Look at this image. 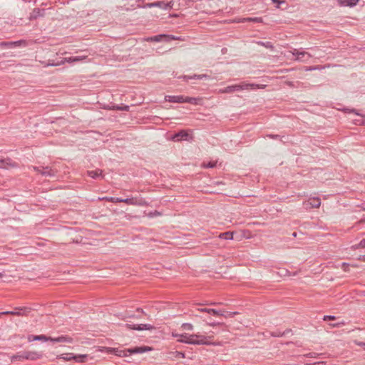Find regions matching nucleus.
I'll return each mask as SVG.
<instances>
[{
  "mask_svg": "<svg viewBox=\"0 0 365 365\" xmlns=\"http://www.w3.org/2000/svg\"><path fill=\"white\" fill-rule=\"evenodd\" d=\"M175 337H178V341L193 344V345H211L212 342L208 341V339H210L211 336H205L201 334H188L187 333L182 334H173Z\"/></svg>",
  "mask_w": 365,
  "mask_h": 365,
  "instance_id": "f257e3e1",
  "label": "nucleus"
},
{
  "mask_svg": "<svg viewBox=\"0 0 365 365\" xmlns=\"http://www.w3.org/2000/svg\"><path fill=\"white\" fill-rule=\"evenodd\" d=\"M265 87L264 85H258L255 83H242L241 84H235L232 86H228L221 91L222 93H230L235 91H240L242 90H248V89H256V88H263Z\"/></svg>",
  "mask_w": 365,
  "mask_h": 365,
  "instance_id": "f03ea898",
  "label": "nucleus"
},
{
  "mask_svg": "<svg viewBox=\"0 0 365 365\" xmlns=\"http://www.w3.org/2000/svg\"><path fill=\"white\" fill-rule=\"evenodd\" d=\"M165 100L170 103H187L193 105H197L199 103V101H200V98L184 96H165Z\"/></svg>",
  "mask_w": 365,
  "mask_h": 365,
  "instance_id": "7ed1b4c3",
  "label": "nucleus"
},
{
  "mask_svg": "<svg viewBox=\"0 0 365 365\" xmlns=\"http://www.w3.org/2000/svg\"><path fill=\"white\" fill-rule=\"evenodd\" d=\"M31 309L29 307H15L14 311H6L0 312V316L4 314H10L15 316H27L28 314L31 312Z\"/></svg>",
  "mask_w": 365,
  "mask_h": 365,
  "instance_id": "20e7f679",
  "label": "nucleus"
},
{
  "mask_svg": "<svg viewBox=\"0 0 365 365\" xmlns=\"http://www.w3.org/2000/svg\"><path fill=\"white\" fill-rule=\"evenodd\" d=\"M175 38L172 35H167V34H159L153 36H150L146 38L147 41H155V42H160V41H166L169 42L171 40H174Z\"/></svg>",
  "mask_w": 365,
  "mask_h": 365,
  "instance_id": "39448f33",
  "label": "nucleus"
},
{
  "mask_svg": "<svg viewBox=\"0 0 365 365\" xmlns=\"http://www.w3.org/2000/svg\"><path fill=\"white\" fill-rule=\"evenodd\" d=\"M292 53L293 56H296V60L299 61H307L312 56L308 52L300 51L297 48H294Z\"/></svg>",
  "mask_w": 365,
  "mask_h": 365,
  "instance_id": "423d86ee",
  "label": "nucleus"
},
{
  "mask_svg": "<svg viewBox=\"0 0 365 365\" xmlns=\"http://www.w3.org/2000/svg\"><path fill=\"white\" fill-rule=\"evenodd\" d=\"M125 326L128 329L138 331L152 330L154 329V327L150 324H130L127 323Z\"/></svg>",
  "mask_w": 365,
  "mask_h": 365,
  "instance_id": "0eeeda50",
  "label": "nucleus"
},
{
  "mask_svg": "<svg viewBox=\"0 0 365 365\" xmlns=\"http://www.w3.org/2000/svg\"><path fill=\"white\" fill-rule=\"evenodd\" d=\"M146 6L151 8V7H159L164 10L170 9L173 7L172 1L169 3H166L165 1H158L153 3H148L147 4Z\"/></svg>",
  "mask_w": 365,
  "mask_h": 365,
  "instance_id": "6e6552de",
  "label": "nucleus"
},
{
  "mask_svg": "<svg viewBox=\"0 0 365 365\" xmlns=\"http://www.w3.org/2000/svg\"><path fill=\"white\" fill-rule=\"evenodd\" d=\"M65 62L73 63V56L69 58H59L57 61L49 59L48 61L47 66H57L63 64Z\"/></svg>",
  "mask_w": 365,
  "mask_h": 365,
  "instance_id": "1a4fd4ad",
  "label": "nucleus"
},
{
  "mask_svg": "<svg viewBox=\"0 0 365 365\" xmlns=\"http://www.w3.org/2000/svg\"><path fill=\"white\" fill-rule=\"evenodd\" d=\"M17 164L10 158H0V168H8L9 167H16Z\"/></svg>",
  "mask_w": 365,
  "mask_h": 365,
  "instance_id": "9d476101",
  "label": "nucleus"
},
{
  "mask_svg": "<svg viewBox=\"0 0 365 365\" xmlns=\"http://www.w3.org/2000/svg\"><path fill=\"white\" fill-rule=\"evenodd\" d=\"M41 356H42L41 354H39L36 351H24V359L36 360V359H41Z\"/></svg>",
  "mask_w": 365,
  "mask_h": 365,
  "instance_id": "9b49d317",
  "label": "nucleus"
},
{
  "mask_svg": "<svg viewBox=\"0 0 365 365\" xmlns=\"http://www.w3.org/2000/svg\"><path fill=\"white\" fill-rule=\"evenodd\" d=\"M45 14V10L43 9L35 8L30 14L29 20L36 19L38 17L43 16Z\"/></svg>",
  "mask_w": 365,
  "mask_h": 365,
  "instance_id": "f8f14e48",
  "label": "nucleus"
},
{
  "mask_svg": "<svg viewBox=\"0 0 365 365\" xmlns=\"http://www.w3.org/2000/svg\"><path fill=\"white\" fill-rule=\"evenodd\" d=\"M29 341H51V336H46V335H29L28 336Z\"/></svg>",
  "mask_w": 365,
  "mask_h": 365,
  "instance_id": "ddd939ff",
  "label": "nucleus"
},
{
  "mask_svg": "<svg viewBox=\"0 0 365 365\" xmlns=\"http://www.w3.org/2000/svg\"><path fill=\"white\" fill-rule=\"evenodd\" d=\"M51 341L56 343H72L73 339L68 336H60L56 338L51 337Z\"/></svg>",
  "mask_w": 365,
  "mask_h": 365,
  "instance_id": "4468645a",
  "label": "nucleus"
},
{
  "mask_svg": "<svg viewBox=\"0 0 365 365\" xmlns=\"http://www.w3.org/2000/svg\"><path fill=\"white\" fill-rule=\"evenodd\" d=\"M198 310L201 312L207 313L210 316H215V317L220 316L221 317V314H223L222 313V309L217 310V309H215L202 308V309H199Z\"/></svg>",
  "mask_w": 365,
  "mask_h": 365,
  "instance_id": "2eb2a0df",
  "label": "nucleus"
},
{
  "mask_svg": "<svg viewBox=\"0 0 365 365\" xmlns=\"http://www.w3.org/2000/svg\"><path fill=\"white\" fill-rule=\"evenodd\" d=\"M24 41H1L0 42V46L3 48H14L16 46H19L24 43Z\"/></svg>",
  "mask_w": 365,
  "mask_h": 365,
  "instance_id": "dca6fc26",
  "label": "nucleus"
},
{
  "mask_svg": "<svg viewBox=\"0 0 365 365\" xmlns=\"http://www.w3.org/2000/svg\"><path fill=\"white\" fill-rule=\"evenodd\" d=\"M189 134L186 130H182L178 133H175L173 138L174 140H187Z\"/></svg>",
  "mask_w": 365,
  "mask_h": 365,
  "instance_id": "f3484780",
  "label": "nucleus"
},
{
  "mask_svg": "<svg viewBox=\"0 0 365 365\" xmlns=\"http://www.w3.org/2000/svg\"><path fill=\"white\" fill-rule=\"evenodd\" d=\"M43 171L41 172V175L45 177H56L57 171L48 166L43 168Z\"/></svg>",
  "mask_w": 365,
  "mask_h": 365,
  "instance_id": "a211bd4d",
  "label": "nucleus"
},
{
  "mask_svg": "<svg viewBox=\"0 0 365 365\" xmlns=\"http://www.w3.org/2000/svg\"><path fill=\"white\" fill-rule=\"evenodd\" d=\"M202 320L210 327H216L222 324V322H217L210 316L202 317Z\"/></svg>",
  "mask_w": 365,
  "mask_h": 365,
  "instance_id": "6ab92c4d",
  "label": "nucleus"
},
{
  "mask_svg": "<svg viewBox=\"0 0 365 365\" xmlns=\"http://www.w3.org/2000/svg\"><path fill=\"white\" fill-rule=\"evenodd\" d=\"M109 352L114 354L115 355L118 356H127L128 355V354H129V352L128 351V349L120 350V349H115V348H110L109 350Z\"/></svg>",
  "mask_w": 365,
  "mask_h": 365,
  "instance_id": "aec40b11",
  "label": "nucleus"
},
{
  "mask_svg": "<svg viewBox=\"0 0 365 365\" xmlns=\"http://www.w3.org/2000/svg\"><path fill=\"white\" fill-rule=\"evenodd\" d=\"M148 350H150V349L147 346H137L133 349H128V351L129 352V355H130L131 354L143 353Z\"/></svg>",
  "mask_w": 365,
  "mask_h": 365,
  "instance_id": "412c9836",
  "label": "nucleus"
},
{
  "mask_svg": "<svg viewBox=\"0 0 365 365\" xmlns=\"http://www.w3.org/2000/svg\"><path fill=\"white\" fill-rule=\"evenodd\" d=\"M338 1L341 6L353 7L357 4L359 0H338Z\"/></svg>",
  "mask_w": 365,
  "mask_h": 365,
  "instance_id": "4be33fe9",
  "label": "nucleus"
},
{
  "mask_svg": "<svg viewBox=\"0 0 365 365\" xmlns=\"http://www.w3.org/2000/svg\"><path fill=\"white\" fill-rule=\"evenodd\" d=\"M88 175L93 179H96L99 177L103 178L102 170L100 169H97L95 170H88L87 171Z\"/></svg>",
  "mask_w": 365,
  "mask_h": 365,
  "instance_id": "5701e85b",
  "label": "nucleus"
},
{
  "mask_svg": "<svg viewBox=\"0 0 365 365\" xmlns=\"http://www.w3.org/2000/svg\"><path fill=\"white\" fill-rule=\"evenodd\" d=\"M240 22H253V23H262L263 19L262 17H247L243 18Z\"/></svg>",
  "mask_w": 365,
  "mask_h": 365,
  "instance_id": "b1692460",
  "label": "nucleus"
},
{
  "mask_svg": "<svg viewBox=\"0 0 365 365\" xmlns=\"http://www.w3.org/2000/svg\"><path fill=\"white\" fill-rule=\"evenodd\" d=\"M309 204L312 208H318L321 205V200L319 197H313L309 200Z\"/></svg>",
  "mask_w": 365,
  "mask_h": 365,
  "instance_id": "393cba45",
  "label": "nucleus"
},
{
  "mask_svg": "<svg viewBox=\"0 0 365 365\" xmlns=\"http://www.w3.org/2000/svg\"><path fill=\"white\" fill-rule=\"evenodd\" d=\"M149 205L148 202H147L143 197H135V205L137 206H148Z\"/></svg>",
  "mask_w": 365,
  "mask_h": 365,
  "instance_id": "a878e982",
  "label": "nucleus"
},
{
  "mask_svg": "<svg viewBox=\"0 0 365 365\" xmlns=\"http://www.w3.org/2000/svg\"><path fill=\"white\" fill-rule=\"evenodd\" d=\"M88 357L86 354H79V355H75L73 354V356L72 358L76 362L78 363H82L85 361V359Z\"/></svg>",
  "mask_w": 365,
  "mask_h": 365,
  "instance_id": "bb28decb",
  "label": "nucleus"
},
{
  "mask_svg": "<svg viewBox=\"0 0 365 365\" xmlns=\"http://www.w3.org/2000/svg\"><path fill=\"white\" fill-rule=\"evenodd\" d=\"M266 137L273 139V140H278L281 141L283 143H285V141L284 140V138H285L284 135H275V134H267L266 135Z\"/></svg>",
  "mask_w": 365,
  "mask_h": 365,
  "instance_id": "cd10ccee",
  "label": "nucleus"
},
{
  "mask_svg": "<svg viewBox=\"0 0 365 365\" xmlns=\"http://www.w3.org/2000/svg\"><path fill=\"white\" fill-rule=\"evenodd\" d=\"M222 313L223 314H221V317H224L225 318H232L234 317L235 315L238 314L237 312H227L223 309Z\"/></svg>",
  "mask_w": 365,
  "mask_h": 365,
  "instance_id": "c85d7f7f",
  "label": "nucleus"
},
{
  "mask_svg": "<svg viewBox=\"0 0 365 365\" xmlns=\"http://www.w3.org/2000/svg\"><path fill=\"white\" fill-rule=\"evenodd\" d=\"M219 237L223 240H232L233 238V234L231 232H225L220 233Z\"/></svg>",
  "mask_w": 365,
  "mask_h": 365,
  "instance_id": "c756f323",
  "label": "nucleus"
},
{
  "mask_svg": "<svg viewBox=\"0 0 365 365\" xmlns=\"http://www.w3.org/2000/svg\"><path fill=\"white\" fill-rule=\"evenodd\" d=\"M72 356H73V353H68V354H61L59 358L60 359H62L65 361H71V360H73V359L72 358Z\"/></svg>",
  "mask_w": 365,
  "mask_h": 365,
  "instance_id": "7c9ffc66",
  "label": "nucleus"
},
{
  "mask_svg": "<svg viewBox=\"0 0 365 365\" xmlns=\"http://www.w3.org/2000/svg\"><path fill=\"white\" fill-rule=\"evenodd\" d=\"M11 359L12 361H21L22 359H24V352L18 353L17 354L12 356Z\"/></svg>",
  "mask_w": 365,
  "mask_h": 365,
  "instance_id": "2f4dec72",
  "label": "nucleus"
},
{
  "mask_svg": "<svg viewBox=\"0 0 365 365\" xmlns=\"http://www.w3.org/2000/svg\"><path fill=\"white\" fill-rule=\"evenodd\" d=\"M113 110H123V111H128L129 110V106H113Z\"/></svg>",
  "mask_w": 365,
  "mask_h": 365,
  "instance_id": "473e14b6",
  "label": "nucleus"
},
{
  "mask_svg": "<svg viewBox=\"0 0 365 365\" xmlns=\"http://www.w3.org/2000/svg\"><path fill=\"white\" fill-rule=\"evenodd\" d=\"M182 78L187 81L189 79H198L200 80V74H194L193 76H183Z\"/></svg>",
  "mask_w": 365,
  "mask_h": 365,
  "instance_id": "72a5a7b5",
  "label": "nucleus"
},
{
  "mask_svg": "<svg viewBox=\"0 0 365 365\" xmlns=\"http://www.w3.org/2000/svg\"><path fill=\"white\" fill-rule=\"evenodd\" d=\"M135 197L125 198L123 200V202L127 205H135Z\"/></svg>",
  "mask_w": 365,
  "mask_h": 365,
  "instance_id": "f704fd0d",
  "label": "nucleus"
},
{
  "mask_svg": "<svg viewBox=\"0 0 365 365\" xmlns=\"http://www.w3.org/2000/svg\"><path fill=\"white\" fill-rule=\"evenodd\" d=\"M258 43L264 46L265 48H273V45L270 41H266V42L259 41V42H258Z\"/></svg>",
  "mask_w": 365,
  "mask_h": 365,
  "instance_id": "c9c22d12",
  "label": "nucleus"
},
{
  "mask_svg": "<svg viewBox=\"0 0 365 365\" xmlns=\"http://www.w3.org/2000/svg\"><path fill=\"white\" fill-rule=\"evenodd\" d=\"M181 327L184 329V330H192L193 329V326L192 324H190V323H183L181 326Z\"/></svg>",
  "mask_w": 365,
  "mask_h": 365,
  "instance_id": "e433bc0d",
  "label": "nucleus"
},
{
  "mask_svg": "<svg viewBox=\"0 0 365 365\" xmlns=\"http://www.w3.org/2000/svg\"><path fill=\"white\" fill-rule=\"evenodd\" d=\"M271 335L274 337H280L285 336V333H282L280 331H275L271 333Z\"/></svg>",
  "mask_w": 365,
  "mask_h": 365,
  "instance_id": "4c0bfd02",
  "label": "nucleus"
},
{
  "mask_svg": "<svg viewBox=\"0 0 365 365\" xmlns=\"http://www.w3.org/2000/svg\"><path fill=\"white\" fill-rule=\"evenodd\" d=\"M320 355H321L320 354H318L316 352H309L308 354H304V356L309 357V358H317Z\"/></svg>",
  "mask_w": 365,
  "mask_h": 365,
  "instance_id": "58836bf2",
  "label": "nucleus"
},
{
  "mask_svg": "<svg viewBox=\"0 0 365 365\" xmlns=\"http://www.w3.org/2000/svg\"><path fill=\"white\" fill-rule=\"evenodd\" d=\"M161 214L160 212H159L157 210H154V211H152V212H150L148 214V216L149 217H157V216H160Z\"/></svg>",
  "mask_w": 365,
  "mask_h": 365,
  "instance_id": "ea45409f",
  "label": "nucleus"
},
{
  "mask_svg": "<svg viewBox=\"0 0 365 365\" xmlns=\"http://www.w3.org/2000/svg\"><path fill=\"white\" fill-rule=\"evenodd\" d=\"M345 324H346V322L344 321H341V322H337V323H334V324H329V325L331 327H340L344 326Z\"/></svg>",
  "mask_w": 365,
  "mask_h": 365,
  "instance_id": "a19ab883",
  "label": "nucleus"
},
{
  "mask_svg": "<svg viewBox=\"0 0 365 365\" xmlns=\"http://www.w3.org/2000/svg\"><path fill=\"white\" fill-rule=\"evenodd\" d=\"M336 319V317L334 315H324L323 317L324 321L334 320Z\"/></svg>",
  "mask_w": 365,
  "mask_h": 365,
  "instance_id": "79ce46f5",
  "label": "nucleus"
},
{
  "mask_svg": "<svg viewBox=\"0 0 365 365\" xmlns=\"http://www.w3.org/2000/svg\"><path fill=\"white\" fill-rule=\"evenodd\" d=\"M216 166V162H209L206 165H205V168H213Z\"/></svg>",
  "mask_w": 365,
  "mask_h": 365,
  "instance_id": "37998d69",
  "label": "nucleus"
},
{
  "mask_svg": "<svg viewBox=\"0 0 365 365\" xmlns=\"http://www.w3.org/2000/svg\"><path fill=\"white\" fill-rule=\"evenodd\" d=\"M43 168H44V167L43 166H39V167L33 166L34 170L36 171L37 173H38L40 174H41V172L43 171Z\"/></svg>",
  "mask_w": 365,
  "mask_h": 365,
  "instance_id": "c03bdc74",
  "label": "nucleus"
},
{
  "mask_svg": "<svg viewBox=\"0 0 365 365\" xmlns=\"http://www.w3.org/2000/svg\"><path fill=\"white\" fill-rule=\"evenodd\" d=\"M175 357H177V358H182V359H183V358H185V353L181 352V351H176V352H175Z\"/></svg>",
  "mask_w": 365,
  "mask_h": 365,
  "instance_id": "a18cd8bd",
  "label": "nucleus"
},
{
  "mask_svg": "<svg viewBox=\"0 0 365 365\" xmlns=\"http://www.w3.org/2000/svg\"><path fill=\"white\" fill-rule=\"evenodd\" d=\"M210 76L207 74H200V80H210Z\"/></svg>",
  "mask_w": 365,
  "mask_h": 365,
  "instance_id": "49530a36",
  "label": "nucleus"
},
{
  "mask_svg": "<svg viewBox=\"0 0 365 365\" xmlns=\"http://www.w3.org/2000/svg\"><path fill=\"white\" fill-rule=\"evenodd\" d=\"M354 344L359 346H361L363 347L364 349H365V342H362V341H359L357 340H355L354 341Z\"/></svg>",
  "mask_w": 365,
  "mask_h": 365,
  "instance_id": "de8ad7c7",
  "label": "nucleus"
},
{
  "mask_svg": "<svg viewBox=\"0 0 365 365\" xmlns=\"http://www.w3.org/2000/svg\"><path fill=\"white\" fill-rule=\"evenodd\" d=\"M85 56H73V61L77 62L84 59Z\"/></svg>",
  "mask_w": 365,
  "mask_h": 365,
  "instance_id": "09e8293b",
  "label": "nucleus"
},
{
  "mask_svg": "<svg viewBox=\"0 0 365 365\" xmlns=\"http://www.w3.org/2000/svg\"><path fill=\"white\" fill-rule=\"evenodd\" d=\"M106 201L115 203V197H106L104 198Z\"/></svg>",
  "mask_w": 365,
  "mask_h": 365,
  "instance_id": "8fccbe9b",
  "label": "nucleus"
},
{
  "mask_svg": "<svg viewBox=\"0 0 365 365\" xmlns=\"http://www.w3.org/2000/svg\"><path fill=\"white\" fill-rule=\"evenodd\" d=\"M359 247L361 248H365V239H362L359 243Z\"/></svg>",
  "mask_w": 365,
  "mask_h": 365,
  "instance_id": "3c124183",
  "label": "nucleus"
},
{
  "mask_svg": "<svg viewBox=\"0 0 365 365\" xmlns=\"http://www.w3.org/2000/svg\"><path fill=\"white\" fill-rule=\"evenodd\" d=\"M272 1L273 3H277L278 4V5L277 6V8H279V4H284L285 2L284 1H280V0H272Z\"/></svg>",
  "mask_w": 365,
  "mask_h": 365,
  "instance_id": "603ef678",
  "label": "nucleus"
},
{
  "mask_svg": "<svg viewBox=\"0 0 365 365\" xmlns=\"http://www.w3.org/2000/svg\"><path fill=\"white\" fill-rule=\"evenodd\" d=\"M348 110H349V113H355V114H356V115H357L363 116L362 115H361L360 113H359L357 112V110H356V109H354V108H353V109H350V110H349V109H348Z\"/></svg>",
  "mask_w": 365,
  "mask_h": 365,
  "instance_id": "864d4df0",
  "label": "nucleus"
},
{
  "mask_svg": "<svg viewBox=\"0 0 365 365\" xmlns=\"http://www.w3.org/2000/svg\"><path fill=\"white\" fill-rule=\"evenodd\" d=\"M123 198L115 197V202H123Z\"/></svg>",
  "mask_w": 365,
  "mask_h": 365,
  "instance_id": "5fc2aeb1",
  "label": "nucleus"
},
{
  "mask_svg": "<svg viewBox=\"0 0 365 365\" xmlns=\"http://www.w3.org/2000/svg\"><path fill=\"white\" fill-rule=\"evenodd\" d=\"M292 331L291 329H286L285 331H282V333H285V335L290 333Z\"/></svg>",
  "mask_w": 365,
  "mask_h": 365,
  "instance_id": "6e6d98bb",
  "label": "nucleus"
},
{
  "mask_svg": "<svg viewBox=\"0 0 365 365\" xmlns=\"http://www.w3.org/2000/svg\"><path fill=\"white\" fill-rule=\"evenodd\" d=\"M221 302H210L209 304L210 305H216V304H221Z\"/></svg>",
  "mask_w": 365,
  "mask_h": 365,
  "instance_id": "4d7b16f0",
  "label": "nucleus"
},
{
  "mask_svg": "<svg viewBox=\"0 0 365 365\" xmlns=\"http://www.w3.org/2000/svg\"><path fill=\"white\" fill-rule=\"evenodd\" d=\"M361 210L365 211V204L360 206Z\"/></svg>",
  "mask_w": 365,
  "mask_h": 365,
  "instance_id": "13d9d810",
  "label": "nucleus"
},
{
  "mask_svg": "<svg viewBox=\"0 0 365 365\" xmlns=\"http://www.w3.org/2000/svg\"><path fill=\"white\" fill-rule=\"evenodd\" d=\"M292 236H293V237H297V233H296V232H293V233H292Z\"/></svg>",
  "mask_w": 365,
  "mask_h": 365,
  "instance_id": "bf43d9fd",
  "label": "nucleus"
},
{
  "mask_svg": "<svg viewBox=\"0 0 365 365\" xmlns=\"http://www.w3.org/2000/svg\"><path fill=\"white\" fill-rule=\"evenodd\" d=\"M285 272V274H287V273H289V272L287 269L284 270Z\"/></svg>",
  "mask_w": 365,
  "mask_h": 365,
  "instance_id": "052dcab7",
  "label": "nucleus"
},
{
  "mask_svg": "<svg viewBox=\"0 0 365 365\" xmlns=\"http://www.w3.org/2000/svg\"><path fill=\"white\" fill-rule=\"evenodd\" d=\"M137 311H138V312H143L142 309H137Z\"/></svg>",
  "mask_w": 365,
  "mask_h": 365,
  "instance_id": "680f3d73",
  "label": "nucleus"
},
{
  "mask_svg": "<svg viewBox=\"0 0 365 365\" xmlns=\"http://www.w3.org/2000/svg\"><path fill=\"white\" fill-rule=\"evenodd\" d=\"M1 276H2V274H0V277H1Z\"/></svg>",
  "mask_w": 365,
  "mask_h": 365,
  "instance_id": "e2e57ef3",
  "label": "nucleus"
}]
</instances>
